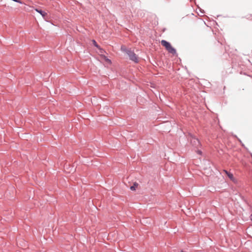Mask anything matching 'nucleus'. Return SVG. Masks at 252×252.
<instances>
[{
  "instance_id": "9b49d317",
  "label": "nucleus",
  "mask_w": 252,
  "mask_h": 252,
  "mask_svg": "<svg viewBox=\"0 0 252 252\" xmlns=\"http://www.w3.org/2000/svg\"><path fill=\"white\" fill-rule=\"evenodd\" d=\"M197 153L199 154H201V152L199 150L197 151Z\"/></svg>"
},
{
  "instance_id": "6e6552de",
  "label": "nucleus",
  "mask_w": 252,
  "mask_h": 252,
  "mask_svg": "<svg viewBox=\"0 0 252 252\" xmlns=\"http://www.w3.org/2000/svg\"><path fill=\"white\" fill-rule=\"evenodd\" d=\"M138 184L135 182L133 184V186L130 187V189L131 190H135L136 189V188H137L138 187Z\"/></svg>"
},
{
  "instance_id": "1a4fd4ad",
  "label": "nucleus",
  "mask_w": 252,
  "mask_h": 252,
  "mask_svg": "<svg viewBox=\"0 0 252 252\" xmlns=\"http://www.w3.org/2000/svg\"><path fill=\"white\" fill-rule=\"evenodd\" d=\"M93 43H94V46H95L96 47H97V48H98L99 47V46H98V45L97 44V43L96 42V41L94 40H93Z\"/></svg>"
},
{
  "instance_id": "0eeeda50",
  "label": "nucleus",
  "mask_w": 252,
  "mask_h": 252,
  "mask_svg": "<svg viewBox=\"0 0 252 252\" xmlns=\"http://www.w3.org/2000/svg\"><path fill=\"white\" fill-rule=\"evenodd\" d=\"M36 11L38 13H40V14L41 15V16H42V17H43V18H45L46 16V15H47V14L46 12H45V11H42V10H41V9H36Z\"/></svg>"
},
{
  "instance_id": "f8f14e48",
  "label": "nucleus",
  "mask_w": 252,
  "mask_h": 252,
  "mask_svg": "<svg viewBox=\"0 0 252 252\" xmlns=\"http://www.w3.org/2000/svg\"><path fill=\"white\" fill-rule=\"evenodd\" d=\"M251 220L252 221V214H251L250 216Z\"/></svg>"
},
{
  "instance_id": "9d476101",
  "label": "nucleus",
  "mask_w": 252,
  "mask_h": 252,
  "mask_svg": "<svg viewBox=\"0 0 252 252\" xmlns=\"http://www.w3.org/2000/svg\"><path fill=\"white\" fill-rule=\"evenodd\" d=\"M98 49H99L100 53H104V50L102 49H101L100 47Z\"/></svg>"
},
{
  "instance_id": "f257e3e1",
  "label": "nucleus",
  "mask_w": 252,
  "mask_h": 252,
  "mask_svg": "<svg viewBox=\"0 0 252 252\" xmlns=\"http://www.w3.org/2000/svg\"><path fill=\"white\" fill-rule=\"evenodd\" d=\"M188 139L190 141L191 144L195 147L197 148L200 145L199 140L191 134Z\"/></svg>"
},
{
  "instance_id": "423d86ee",
  "label": "nucleus",
  "mask_w": 252,
  "mask_h": 252,
  "mask_svg": "<svg viewBox=\"0 0 252 252\" xmlns=\"http://www.w3.org/2000/svg\"><path fill=\"white\" fill-rule=\"evenodd\" d=\"M161 44L165 47L166 49L171 45L170 43L165 40H162L161 41Z\"/></svg>"
},
{
  "instance_id": "ddd939ff",
  "label": "nucleus",
  "mask_w": 252,
  "mask_h": 252,
  "mask_svg": "<svg viewBox=\"0 0 252 252\" xmlns=\"http://www.w3.org/2000/svg\"><path fill=\"white\" fill-rule=\"evenodd\" d=\"M107 61L108 62H110V60H109V59H107Z\"/></svg>"
},
{
  "instance_id": "39448f33",
  "label": "nucleus",
  "mask_w": 252,
  "mask_h": 252,
  "mask_svg": "<svg viewBox=\"0 0 252 252\" xmlns=\"http://www.w3.org/2000/svg\"><path fill=\"white\" fill-rule=\"evenodd\" d=\"M166 50L168 51L169 53L172 54L173 55L176 54V51L175 48L172 47L171 45L169 46Z\"/></svg>"
},
{
  "instance_id": "4468645a",
  "label": "nucleus",
  "mask_w": 252,
  "mask_h": 252,
  "mask_svg": "<svg viewBox=\"0 0 252 252\" xmlns=\"http://www.w3.org/2000/svg\"><path fill=\"white\" fill-rule=\"evenodd\" d=\"M181 252H185L184 251H181Z\"/></svg>"
},
{
  "instance_id": "7ed1b4c3",
  "label": "nucleus",
  "mask_w": 252,
  "mask_h": 252,
  "mask_svg": "<svg viewBox=\"0 0 252 252\" xmlns=\"http://www.w3.org/2000/svg\"><path fill=\"white\" fill-rule=\"evenodd\" d=\"M224 172L225 173V174L227 175L228 178L233 182L235 183L236 182V180L234 178L233 175L228 172L227 171L224 170Z\"/></svg>"
},
{
  "instance_id": "20e7f679",
  "label": "nucleus",
  "mask_w": 252,
  "mask_h": 252,
  "mask_svg": "<svg viewBox=\"0 0 252 252\" xmlns=\"http://www.w3.org/2000/svg\"><path fill=\"white\" fill-rule=\"evenodd\" d=\"M166 50L168 51L169 53L172 54L173 55L176 54V51L175 48L172 47L171 45L169 46Z\"/></svg>"
},
{
  "instance_id": "f03ea898",
  "label": "nucleus",
  "mask_w": 252,
  "mask_h": 252,
  "mask_svg": "<svg viewBox=\"0 0 252 252\" xmlns=\"http://www.w3.org/2000/svg\"><path fill=\"white\" fill-rule=\"evenodd\" d=\"M126 53L127 55L129 57V58L130 60L133 61L134 63H138V60L137 56L134 53L133 51L130 50H127L126 51Z\"/></svg>"
}]
</instances>
